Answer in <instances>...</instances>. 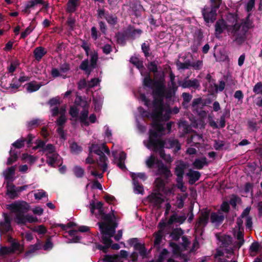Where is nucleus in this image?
<instances>
[{
  "instance_id": "nucleus-1",
  "label": "nucleus",
  "mask_w": 262,
  "mask_h": 262,
  "mask_svg": "<svg viewBox=\"0 0 262 262\" xmlns=\"http://www.w3.org/2000/svg\"><path fill=\"white\" fill-rule=\"evenodd\" d=\"M250 13L247 14L240 25H229L223 19L218 20L215 24L216 37L221 34L226 29L228 33H230L234 42L239 46L243 45L248 38L249 30L254 27L253 20L250 19Z\"/></svg>"
},
{
  "instance_id": "nucleus-2",
  "label": "nucleus",
  "mask_w": 262,
  "mask_h": 262,
  "mask_svg": "<svg viewBox=\"0 0 262 262\" xmlns=\"http://www.w3.org/2000/svg\"><path fill=\"white\" fill-rule=\"evenodd\" d=\"M154 99L152 102V110L150 114L151 117L152 119V127L153 129H149V133L152 131H156L157 132H163L165 130L163 125L160 123V121L164 117L166 120L169 119V114L171 112L169 110L166 113L165 115H163L164 111V101L161 100L157 96H153ZM140 98L142 101L144 102V105L148 108L151 107V104L150 100L147 98L145 94L141 93L140 94Z\"/></svg>"
},
{
  "instance_id": "nucleus-3",
  "label": "nucleus",
  "mask_w": 262,
  "mask_h": 262,
  "mask_svg": "<svg viewBox=\"0 0 262 262\" xmlns=\"http://www.w3.org/2000/svg\"><path fill=\"white\" fill-rule=\"evenodd\" d=\"M8 208L15 214L14 222L19 225H25L27 223L38 222V219L32 215L26 214L30 209V205L25 201L14 202L8 205Z\"/></svg>"
},
{
  "instance_id": "nucleus-4",
  "label": "nucleus",
  "mask_w": 262,
  "mask_h": 262,
  "mask_svg": "<svg viewBox=\"0 0 262 262\" xmlns=\"http://www.w3.org/2000/svg\"><path fill=\"white\" fill-rule=\"evenodd\" d=\"M163 136V132H157L156 131H152L149 133V139L147 147L148 148H152V150L155 152H159L160 157L167 163H170L172 160L170 155H167L164 150V146L163 144L160 142V143L157 142L155 139L157 137H162Z\"/></svg>"
},
{
  "instance_id": "nucleus-5",
  "label": "nucleus",
  "mask_w": 262,
  "mask_h": 262,
  "mask_svg": "<svg viewBox=\"0 0 262 262\" xmlns=\"http://www.w3.org/2000/svg\"><path fill=\"white\" fill-rule=\"evenodd\" d=\"M112 211H114L112 209ZM115 217L114 213H105L101 217L104 222H99L97 223L101 234H108L110 236H114L116 233V229L118 227V223L113 219Z\"/></svg>"
},
{
  "instance_id": "nucleus-6",
  "label": "nucleus",
  "mask_w": 262,
  "mask_h": 262,
  "mask_svg": "<svg viewBox=\"0 0 262 262\" xmlns=\"http://www.w3.org/2000/svg\"><path fill=\"white\" fill-rule=\"evenodd\" d=\"M163 82H165L164 72L159 74L157 80L152 79L150 77L149 73H147L143 80V85L152 89V95L154 96L156 93H160V89L162 88V84Z\"/></svg>"
},
{
  "instance_id": "nucleus-7",
  "label": "nucleus",
  "mask_w": 262,
  "mask_h": 262,
  "mask_svg": "<svg viewBox=\"0 0 262 262\" xmlns=\"http://www.w3.org/2000/svg\"><path fill=\"white\" fill-rule=\"evenodd\" d=\"M98 60L97 52L94 51L90 54V63L89 64L88 59L83 60L80 64L79 68L84 71L85 73L89 75L94 69L96 68Z\"/></svg>"
},
{
  "instance_id": "nucleus-8",
  "label": "nucleus",
  "mask_w": 262,
  "mask_h": 262,
  "mask_svg": "<svg viewBox=\"0 0 262 262\" xmlns=\"http://www.w3.org/2000/svg\"><path fill=\"white\" fill-rule=\"evenodd\" d=\"M155 139L157 142H161L164 147L168 149L174 148V151L175 152H178L181 149V146L179 142V140L174 138H167L165 140L161 139V137H157L156 138H153Z\"/></svg>"
},
{
  "instance_id": "nucleus-9",
  "label": "nucleus",
  "mask_w": 262,
  "mask_h": 262,
  "mask_svg": "<svg viewBox=\"0 0 262 262\" xmlns=\"http://www.w3.org/2000/svg\"><path fill=\"white\" fill-rule=\"evenodd\" d=\"M217 10L209 6H205L202 9V13L206 23H213L216 19Z\"/></svg>"
},
{
  "instance_id": "nucleus-10",
  "label": "nucleus",
  "mask_w": 262,
  "mask_h": 262,
  "mask_svg": "<svg viewBox=\"0 0 262 262\" xmlns=\"http://www.w3.org/2000/svg\"><path fill=\"white\" fill-rule=\"evenodd\" d=\"M157 176H163L165 179H168L172 176L169 168L165 166L161 160L157 161Z\"/></svg>"
},
{
  "instance_id": "nucleus-11",
  "label": "nucleus",
  "mask_w": 262,
  "mask_h": 262,
  "mask_svg": "<svg viewBox=\"0 0 262 262\" xmlns=\"http://www.w3.org/2000/svg\"><path fill=\"white\" fill-rule=\"evenodd\" d=\"M178 83L179 86L184 89L192 88L194 90H198L200 88V81L196 78L192 79H187V78H185L183 81H179Z\"/></svg>"
},
{
  "instance_id": "nucleus-12",
  "label": "nucleus",
  "mask_w": 262,
  "mask_h": 262,
  "mask_svg": "<svg viewBox=\"0 0 262 262\" xmlns=\"http://www.w3.org/2000/svg\"><path fill=\"white\" fill-rule=\"evenodd\" d=\"M209 215V211L206 210L202 212L198 219V221L196 222L195 228L196 229H201L203 231V229L204 228L208 223Z\"/></svg>"
},
{
  "instance_id": "nucleus-13",
  "label": "nucleus",
  "mask_w": 262,
  "mask_h": 262,
  "mask_svg": "<svg viewBox=\"0 0 262 262\" xmlns=\"http://www.w3.org/2000/svg\"><path fill=\"white\" fill-rule=\"evenodd\" d=\"M165 82H163L162 84V88H161L160 93H157L155 94L154 96H157L161 100H162L163 101L164 100V98L167 99H171L174 95L176 92L172 90H166L165 86L164 84Z\"/></svg>"
},
{
  "instance_id": "nucleus-14",
  "label": "nucleus",
  "mask_w": 262,
  "mask_h": 262,
  "mask_svg": "<svg viewBox=\"0 0 262 262\" xmlns=\"http://www.w3.org/2000/svg\"><path fill=\"white\" fill-rule=\"evenodd\" d=\"M3 216L4 221L0 222V233L4 234L12 230V228L11 225V219L6 213H4Z\"/></svg>"
},
{
  "instance_id": "nucleus-15",
  "label": "nucleus",
  "mask_w": 262,
  "mask_h": 262,
  "mask_svg": "<svg viewBox=\"0 0 262 262\" xmlns=\"http://www.w3.org/2000/svg\"><path fill=\"white\" fill-rule=\"evenodd\" d=\"M101 235L102 242L104 246H103L102 245H98L97 246V248L98 249L102 250L104 253H106L107 250L111 247V244L113 243V241L111 238L113 236H110V235L108 234Z\"/></svg>"
},
{
  "instance_id": "nucleus-16",
  "label": "nucleus",
  "mask_w": 262,
  "mask_h": 262,
  "mask_svg": "<svg viewBox=\"0 0 262 262\" xmlns=\"http://www.w3.org/2000/svg\"><path fill=\"white\" fill-rule=\"evenodd\" d=\"M6 194L10 199H15L18 196L16 187L12 183L7 182L6 183Z\"/></svg>"
},
{
  "instance_id": "nucleus-17",
  "label": "nucleus",
  "mask_w": 262,
  "mask_h": 262,
  "mask_svg": "<svg viewBox=\"0 0 262 262\" xmlns=\"http://www.w3.org/2000/svg\"><path fill=\"white\" fill-rule=\"evenodd\" d=\"M89 110H82L78 115V121L81 124V126H88L90 125L88 121Z\"/></svg>"
},
{
  "instance_id": "nucleus-18",
  "label": "nucleus",
  "mask_w": 262,
  "mask_h": 262,
  "mask_svg": "<svg viewBox=\"0 0 262 262\" xmlns=\"http://www.w3.org/2000/svg\"><path fill=\"white\" fill-rule=\"evenodd\" d=\"M186 176L189 177V183L190 184H194L201 177V173L198 171H194L191 169L186 173Z\"/></svg>"
},
{
  "instance_id": "nucleus-19",
  "label": "nucleus",
  "mask_w": 262,
  "mask_h": 262,
  "mask_svg": "<svg viewBox=\"0 0 262 262\" xmlns=\"http://www.w3.org/2000/svg\"><path fill=\"white\" fill-rule=\"evenodd\" d=\"M186 220V217L185 215L178 216V214L174 213L170 216L168 221V224L171 225L174 223H178L181 224H183Z\"/></svg>"
},
{
  "instance_id": "nucleus-20",
  "label": "nucleus",
  "mask_w": 262,
  "mask_h": 262,
  "mask_svg": "<svg viewBox=\"0 0 262 262\" xmlns=\"http://www.w3.org/2000/svg\"><path fill=\"white\" fill-rule=\"evenodd\" d=\"M216 237L219 241L221 242L223 247H228L232 243V237L229 235H224L220 236L216 234Z\"/></svg>"
},
{
  "instance_id": "nucleus-21",
  "label": "nucleus",
  "mask_w": 262,
  "mask_h": 262,
  "mask_svg": "<svg viewBox=\"0 0 262 262\" xmlns=\"http://www.w3.org/2000/svg\"><path fill=\"white\" fill-rule=\"evenodd\" d=\"M225 219L224 215L221 212H212L210 215V220L212 223L222 224Z\"/></svg>"
},
{
  "instance_id": "nucleus-22",
  "label": "nucleus",
  "mask_w": 262,
  "mask_h": 262,
  "mask_svg": "<svg viewBox=\"0 0 262 262\" xmlns=\"http://www.w3.org/2000/svg\"><path fill=\"white\" fill-rule=\"evenodd\" d=\"M135 251H136L138 254L143 258L144 259L147 257V249L145 247L144 244H136L135 248L134 249Z\"/></svg>"
},
{
  "instance_id": "nucleus-23",
  "label": "nucleus",
  "mask_w": 262,
  "mask_h": 262,
  "mask_svg": "<svg viewBox=\"0 0 262 262\" xmlns=\"http://www.w3.org/2000/svg\"><path fill=\"white\" fill-rule=\"evenodd\" d=\"M129 62L134 64L140 71L141 74L142 75L143 71L145 70L143 61L140 60L137 57L132 56L130 58Z\"/></svg>"
},
{
  "instance_id": "nucleus-24",
  "label": "nucleus",
  "mask_w": 262,
  "mask_h": 262,
  "mask_svg": "<svg viewBox=\"0 0 262 262\" xmlns=\"http://www.w3.org/2000/svg\"><path fill=\"white\" fill-rule=\"evenodd\" d=\"M50 112H51L52 116L54 117L57 116L59 114V115L66 116L67 112L66 106L64 105L61 106L60 107L58 106L51 108Z\"/></svg>"
},
{
  "instance_id": "nucleus-25",
  "label": "nucleus",
  "mask_w": 262,
  "mask_h": 262,
  "mask_svg": "<svg viewBox=\"0 0 262 262\" xmlns=\"http://www.w3.org/2000/svg\"><path fill=\"white\" fill-rule=\"evenodd\" d=\"M135 173H132L131 174V177L133 179V183L135 187V191H136L137 193L138 194H143L144 189L143 187V185L140 184L138 180L136 177H135Z\"/></svg>"
},
{
  "instance_id": "nucleus-26",
  "label": "nucleus",
  "mask_w": 262,
  "mask_h": 262,
  "mask_svg": "<svg viewBox=\"0 0 262 262\" xmlns=\"http://www.w3.org/2000/svg\"><path fill=\"white\" fill-rule=\"evenodd\" d=\"M46 53L45 48L42 47H37L33 51L34 58L38 61H39Z\"/></svg>"
},
{
  "instance_id": "nucleus-27",
  "label": "nucleus",
  "mask_w": 262,
  "mask_h": 262,
  "mask_svg": "<svg viewBox=\"0 0 262 262\" xmlns=\"http://www.w3.org/2000/svg\"><path fill=\"white\" fill-rule=\"evenodd\" d=\"M186 166L184 162H181L177 165L175 168L174 174L177 176V178H183L185 173V169Z\"/></svg>"
},
{
  "instance_id": "nucleus-28",
  "label": "nucleus",
  "mask_w": 262,
  "mask_h": 262,
  "mask_svg": "<svg viewBox=\"0 0 262 262\" xmlns=\"http://www.w3.org/2000/svg\"><path fill=\"white\" fill-rule=\"evenodd\" d=\"M194 167L198 169H202L204 165H207L208 163L207 162V159L206 157H204L200 158H196L195 159L194 161L192 164Z\"/></svg>"
},
{
  "instance_id": "nucleus-29",
  "label": "nucleus",
  "mask_w": 262,
  "mask_h": 262,
  "mask_svg": "<svg viewBox=\"0 0 262 262\" xmlns=\"http://www.w3.org/2000/svg\"><path fill=\"white\" fill-rule=\"evenodd\" d=\"M245 19V17L244 18H243L241 20V23H238V15L236 13H229L227 14L226 17L227 20L232 24V25H235L237 24L238 25H242V21L244 19Z\"/></svg>"
},
{
  "instance_id": "nucleus-30",
  "label": "nucleus",
  "mask_w": 262,
  "mask_h": 262,
  "mask_svg": "<svg viewBox=\"0 0 262 262\" xmlns=\"http://www.w3.org/2000/svg\"><path fill=\"white\" fill-rule=\"evenodd\" d=\"M3 174L6 180L8 182H12L13 181V176L15 174V168L14 167H10L3 172Z\"/></svg>"
},
{
  "instance_id": "nucleus-31",
  "label": "nucleus",
  "mask_w": 262,
  "mask_h": 262,
  "mask_svg": "<svg viewBox=\"0 0 262 262\" xmlns=\"http://www.w3.org/2000/svg\"><path fill=\"white\" fill-rule=\"evenodd\" d=\"M46 156L47 158L46 163L48 165L52 167H55V163L57 160L59 155L57 153H54L52 155L47 154Z\"/></svg>"
},
{
  "instance_id": "nucleus-32",
  "label": "nucleus",
  "mask_w": 262,
  "mask_h": 262,
  "mask_svg": "<svg viewBox=\"0 0 262 262\" xmlns=\"http://www.w3.org/2000/svg\"><path fill=\"white\" fill-rule=\"evenodd\" d=\"M203 38V34L201 29L197 30L193 34V43L201 46Z\"/></svg>"
},
{
  "instance_id": "nucleus-33",
  "label": "nucleus",
  "mask_w": 262,
  "mask_h": 262,
  "mask_svg": "<svg viewBox=\"0 0 262 262\" xmlns=\"http://www.w3.org/2000/svg\"><path fill=\"white\" fill-rule=\"evenodd\" d=\"M41 248V244L39 240L34 245H31L29 246V249L25 253V257H28L30 254L35 252L36 251L40 249Z\"/></svg>"
},
{
  "instance_id": "nucleus-34",
  "label": "nucleus",
  "mask_w": 262,
  "mask_h": 262,
  "mask_svg": "<svg viewBox=\"0 0 262 262\" xmlns=\"http://www.w3.org/2000/svg\"><path fill=\"white\" fill-rule=\"evenodd\" d=\"M184 234V231L181 228H176L173 229L171 233L170 236L172 239L175 241H178L181 236Z\"/></svg>"
},
{
  "instance_id": "nucleus-35",
  "label": "nucleus",
  "mask_w": 262,
  "mask_h": 262,
  "mask_svg": "<svg viewBox=\"0 0 262 262\" xmlns=\"http://www.w3.org/2000/svg\"><path fill=\"white\" fill-rule=\"evenodd\" d=\"M149 197L150 202L153 203L154 206L157 207V208H160L161 207V204L164 202V200L162 198L155 194L151 196H149Z\"/></svg>"
},
{
  "instance_id": "nucleus-36",
  "label": "nucleus",
  "mask_w": 262,
  "mask_h": 262,
  "mask_svg": "<svg viewBox=\"0 0 262 262\" xmlns=\"http://www.w3.org/2000/svg\"><path fill=\"white\" fill-rule=\"evenodd\" d=\"M129 26L130 28V39L132 40L139 37L143 33L142 30L140 29H135V27L131 25H129Z\"/></svg>"
},
{
  "instance_id": "nucleus-37",
  "label": "nucleus",
  "mask_w": 262,
  "mask_h": 262,
  "mask_svg": "<svg viewBox=\"0 0 262 262\" xmlns=\"http://www.w3.org/2000/svg\"><path fill=\"white\" fill-rule=\"evenodd\" d=\"M10 157L8 158L7 165H12L14 162L16 161L18 159V153L17 151L15 149H13L12 148H11L9 151Z\"/></svg>"
},
{
  "instance_id": "nucleus-38",
  "label": "nucleus",
  "mask_w": 262,
  "mask_h": 262,
  "mask_svg": "<svg viewBox=\"0 0 262 262\" xmlns=\"http://www.w3.org/2000/svg\"><path fill=\"white\" fill-rule=\"evenodd\" d=\"M26 85H27V90L30 93L37 91L42 85L40 83H37L36 81L29 82Z\"/></svg>"
},
{
  "instance_id": "nucleus-39",
  "label": "nucleus",
  "mask_w": 262,
  "mask_h": 262,
  "mask_svg": "<svg viewBox=\"0 0 262 262\" xmlns=\"http://www.w3.org/2000/svg\"><path fill=\"white\" fill-rule=\"evenodd\" d=\"M107 161L108 159L104 154L99 156V163H98V164L102 168L103 173L106 171L107 169V164L106 161Z\"/></svg>"
},
{
  "instance_id": "nucleus-40",
  "label": "nucleus",
  "mask_w": 262,
  "mask_h": 262,
  "mask_svg": "<svg viewBox=\"0 0 262 262\" xmlns=\"http://www.w3.org/2000/svg\"><path fill=\"white\" fill-rule=\"evenodd\" d=\"M159 160L157 159L154 155H151L146 161V165L149 168H152L156 165L157 168V161Z\"/></svg>"
},
{
  "instance_id": "nucleus-41",
  "label": "nucleus",
  "mask_w": 262,
  "mask_h": 262,
  "mask_svg": "<svg viewBox=\"0 0 262 262\" xmlns=\"http://www.w3.org/2000/svg\"><path fill=\"white\" fill-rule=\"evenodd\" d=\"M9 247L12 250L13 253L17 251H19V253H22L24 251V246L20 245L19 243L16 241L12 242L11 246Z\"/></svg>"
},
{
  "instance_id": "nucleus-42",
  "label": "nucleus",
  "mask_w": 262,
  "mask_h": 262,
  "mask_svg": "<svg viewBox=\"0 0 262 262\" xmlns=\"http://www.w3.org/2000/svg\"><path fill=\"white\" fill-rule=\"evenodd\" d=\"M115 38L116 39L117 43L121 46H125L126 44V40H127L126 37L122 32H118L117 33H116Z\"/></svg>"
},
{
  "instance_id": "nucleus-43",
  "label": "nucleus",
  "mask_w": 262,
  "mask_h": 262,
  "mask_svg": "<svg viewBox=\"0 0 262 262\" xmlns=\"http://www.w3.org/2000/svg\"><path fill=\"white\" fill-rule=\"evenodd\" d=\"M76 226V224L74 222H69L66 225L62 224L54 223L51 226V228H54L56 227H59L63 231H65L68 228H72Z\"/></svg>"
},
{
  "instance_id": "nucleus-44",
  "label": "nucleus",
  "mask_w": 262,
  "mask_h": 262,
  "mask_svg": "<svg viewBox=\"0 0 262 262\" xmlns=\"http://www.w3.org/2000/svg\"><path fill=\"white\" fill-rule=\"evenodd\" d=\"M102 260L104 262H122L120 261V258L118 255L106 254L104 256Z\"/></svg>"
},
{
  "instance_id": "nucleus-45",
  "label": "nucleus",
  "mask_w": 262,
  "mask_h": 262,
  "mask_svg": "<svg viewBox=\"0 0 262 262\" xmlns=\"http://www.w3.org/2000/svg\"><path fill=\"white\" fill-rule=\"evenodd\" d=\"M141 49L142 52L146 58L149 57L151 55L150 45L148 43L143 42L141 45Z\"/></svg>"
},
{
  "instance_id": "nucleus-46",
  "label": "nucleus",
  "mask_w": 262,
  "mask_h": 262,
  "mask_svg": "<svg viewBox=\"0 0 262 262\" xmlns=\"http://www.w3.org/2000/svg\"><path fill=\"white\" fill-rule=\"evenodd\" d=\"M40 124V121L38 119H33L27 122V126L28 130H31L33 128L38 127Z\"/></svg>"
},
{
  "instance_id": "nucleus-47",
  "label": "nucleus",
  "mask_w": 262,
  "mask_h": 262,
  "mask_svg": "<svg viewBox=\"0 0 262 262\" xmlns=\"http://www.w3.org/2000/svg\"><path fill=\"white\" fill-rule=\"evenodd\" d=\"M79 113V111L76 107L71 106L69 110V114L72 118H75L74 119H71V120L77 121Z\"/></svg>"
},
{
  "instance_id": "nucleus-48",
  "label": "nucleus",
  "mask_w": 262,
  "mask_h": 262,
  "mask_svg": "<svg viewBox=\"0 0 262 262\" xmlns=\"http://www.w3.org/2000/svg\"><path fill=\"white\" fill-rule=\"evenodd\" d=\"M105 19L108 24L111 25H115L117 23V16L110 14L108 12H106V16H105Z\"/></svg>"
},
{
  "instance_id": "nucleus-49",
  "label": "nucleus",
  "mask_w": 262,
  "mask_h": 262,
  "mask_svg": "<svg viewBox=\"0 0 262 262\" xmlns=\"http://www.w3.org/2000/svg\"><path fill=\"white\" fill-rule=\"evenodd\" d=\"M73 171L74 175L78 178H82L84 174V169L79 166H74L73 169Z\"/></svg>"
},
{
  "instance_id": "nucleus-50",
  "label": "nucleus",
  "mask_w": 262,
  "mask_h": 262,
  "mask_svg": "<svg viewBox=\"0 0 262 262\" xmlns=\"http://www.w3.org/2000/svg\"><path fill=\"white\" fill-rule=\"evenodd\" d=\"M47 104L51 107H58L60 104L59 98L58 97H53L47 102Z\"/></svg>"
},
{
  "instance_id": "nucleus-51",
  "label": "nucleus",
  "mask_w": 262,
  "mask_h": 262,
  "mask_svg": "<svg viewBox=\"0 0 262 262\" xmlns=\"http://www.w3.org/2000/svg\"><path fill=\"white\" fill-rule=\"evenodd\" d=\"M21 158L25 162H28L30 164H33L36 161V158L34 156L27 153L23 154Z\"/></svg>"
},
{
  "instance_id": "nucleus-52",
  "label": "nucleus",
  "mask_w": 262,
  "mask_h": 262,
  "mask_svg": "<svg viewBox=\"0 0 262 262\" xmlns=\"http://www.w3.org/2000/svg\"><path fill=\"white\" fill-rule=\"evenodd\" d=\"M261 250V245L258 242H254L252 243L249 248V251L251 252L257 253Z\"/></svg>"
},
{
  "instance_id": "nucleus-53",
  "label": "nucleus",
  "mask_w": 262,
  "mask_h": 262,
  "mask_svg": "<svg viewBox=\"0 0 262 262\" xmlns=\"http://www.w3.org/2000/svg\"><path fill=\"white\" fill-rule=\"evenodd\" d=\"M241 201V198L236 194H232L231 196L229 202H228L229 205L232 207L233 209H235L237 203Z\"/></svg>"
},
{
  "instance_id": "nucleus-54",
  "label": "nucleus",
  "mask_w": 262,
  "mask_h": 262,
  "mask_svg": "<svg viewBox=\"0 0 262 262\" xmlns=\"http://www.w3.org/2000/svg\"><path fill=\"white\" fill-rule=\"evenodd\" d=\"M202 103V99L201 97L194 98L193 99L191 103L192 111L199 112V105Z\"/></svg>"
},
{
  "instance_id": "nucleus-55",
  "label": "nucleus",
  "mask_w": 262,
  "mask_h": 262,
  "mask_svg": "<svg viewBox=\"0 0 262 262\" xmlns=\"http://www.w3.org/2000/svg\"><path fill=\"white\" fill-rule=\"evenodd\" d=\"M31 229L33 232H37L39 234H45L47 232L46 228L42 225L35 226Z\"/></svg>"
},
{
  "instance_id": "nucleus-56",
  "label": "nucleus",
  "mask_w": 262,
  "mask_h": 262,
  "mask_svg": "<svg viewBox=\"0 0 262 262\" xmlns=\"http://www.w3.org/2000/svg\"><path fill=\"white\" fill-rule=\"evenodd\" d=\"M76 19L72 17V15H70L66 21V24L69 27L70 31H73L75 26Z\"/></svg>"
},
{
  "instance_id": "nucleus-57",
  "label": "nucleus",
  "mask_w": 262,
  "mask_h": 262,
  "mask_svg": "<svg viewBox=\"0 0 262 262\" xmlns=\"http://www.w3.org/2000/svg\"><path fill=\"white\" fill-rule=\"evenodd\" d=\"M13 253V251L9 247L2 246L0 247V256H4Z\"/></svg>"
},
{
  "instance_id": "nucleus-58",
  "label": "nucleus",
  "mask_w": 262,
  "mask_h": 262,
  "mask_svg": "<svg viewBox=\"0 0 262 262\" xmlns=\"http://www.w3.org/2000/svg\"><path fill=\"white\" fill-rule=\"evenodd\" d=\"M67 120L66 116L59 115L56 120L55 123L58 127H64Z\"/></svg>"
},
{
  "instance_id": "nucleus-59",
  "label": "nucleus",
  "mask_w": 262,
  "mask_h": 262,
  "mask_svg": "<svg viewBox=\"0 0 262 262\" xmlns=\"http://www.w3.org/2000/svg\"><path fill=\"white\" fill-rule=\"evenodd\" d=\"M12 146L17 149H20L24 147L25 140L24 139V137H21L20 139L15 141L12 144Z\"/></svg>"
},
{
  "instance_id": "nucleus-60",
  "label": "nucleus",
  "mask_w": 262,
  "mask_h": 262,
  "mask_svg": "<svg viewBox=\"0 0 262 262\" xmlns=\"http://www.w3.org/2000/svg\"><path fill=\"white\" fill-rule=\"evenodd\" d=\"M170 246L172 248L173 254L177 256H181V251L180 247L174 243H170Z\"/></svg>"
},
{
  "instance_id": "nucleus-61",
  "label": "nucleus",
  "mask_w": 262,
  "mask_h": 262,
  "mask_svg": "<svg viewBox=\"0 0 262 262\" xmlns=\"http://www.w3.org/2000/svg\"><path fill=\"white\" fill-rule=\"evenodd\" d=\"M147 67L150 72H153L155 74V76H157L156 74L158 73V66L155 61L149 62Z\"/></svg>"
},
{
  "instance_id": "nucleus-62",
  "label": "nucleus",
  "mask_w": 262,
  "mask_h": 262,
  "mask_svg": "<svg viewBox=\"0 0 262 262\" xmlns=\"http://www.w3.org/2000/svg\"><path fill=\"white\" fill-rule=\"evenodd\" d=\"M70 148L72 152L78 154L82 151V147L78 145L75 142H73L70 145Z\"/></svg>"
},
{
  "instance_id": "nucleus-63",
  "label": "nucleus",
  "mask_w": 262,
  "mask_h": 262,
  "mask_svg": "<svg viewBox=\"0 0 262 262\" xmlns=\"http://www.w3.org/2000/svg\"><path fill=\"white\" fill-rule=\"evenodd\" d=\"M79 4H74V5H72V4H69V3H67L66 11L68 13H70L75 12L79 6Z\"/></svg>"
},
{
  "instance_id": "nucleus-64",
  "label": "nucleus",
  "mask_w": 262,
  "mask_h": 262,
  "mask_svg": "<svg viewBox=\"0 0 262 262\" xmlns=\"http://www.w3.org/2000/svg\"><path fill=\"white\" fill-rule=\"evenodd\" d=\"M253 91L256 94H262V82H257L254 86Z\"/></svg>"
}]
</instances>
